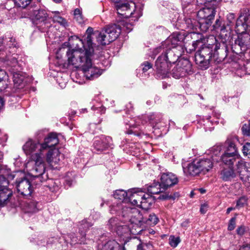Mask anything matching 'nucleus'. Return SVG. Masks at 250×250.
<instances>
[{
    "mask_svg": "<svg viewBox=\"0 0 250 250\" xmlns=\"http://www.w3.org/2000/svg\"><path fill=\"white\" fill-rule=\"evenodd\" d=\"M4 105V102L3 99L0 97V111L3 108Z\"/></svg>",
    "mask_w": 250,
    "mask_h": 250,
    "instance_id": "62",
    "label": "nucleus"
},
{
    "mask_svg": "<svg viewBox=\"0 0 250 250\" xmlns=\"http://www.w3.org/2000/svg\"><path fill=\"white\" fill-rule=\"evenodd\" d=\"M127 202L147 210L154 203V198L145 191L134 188L128 190Z\"/></svg>",
    "mask_w": 250,
    "mask_h": 250,
    "instance_id": "4",
    "label": "nucleus"
},
{
    "mask_svg": "<svg viewBox=\"0 0 250 250\" xmlns=\"http://www.w3.org/2000/svg\"><path fill=\"white\" fill-rule=\"evenodd\" d=\"M113 196L122 202H127L128 191L126 192L124 190H117L114 193Z\"/></svg>",
    "mask_w": 250,
    "mask_h": 250,
    "instance_id": "34",
    "label": "nucleus"
},
{
    "mask_svg": "<svg viewBox=\"0 0 250 250\" xmlns=\"http://www.w3.org/2000/svg\"><path fill=\"white\" fill-rule=\"evenodd\" d=\"M184 52V48L182 45H179L177 47L171 48L170 47L163 46V45L156 48L154 53L156 55L161 53V55L167 60L169 64L175 63L179 57Z\"/></svg>",
    "mask_w": 250,
    "mask_h": 250,
    "instance_id": "9",
    "label": "nucleus"
},
{
    "mask_svg": "<svg viewBox=\"0 0 250 250\" xmlns=\"http://www.w3.org/2000/svg\"><path fill=\"white\" fill-rule=\"evenodd\" d=\"M73 17L74 20L79 24L84 23L85 19L82 14V10L81 8H76L74 10Z\"/></svg>",
    "mask_w": 250,
    "mask_h": 250,
    "instance_id": "35",
    "label": "nucleus"
},
{
    "mask_svg": "<svg viewBox=\"0 0 250 250\" xmlns=\"http://www.w3.org/2000/svg\"><path fill=\"white\" fill-rule=\"evenodd\" d=\"M140 123L143 124V122L141 120L140 118H138L136 119H131V120L128 123H126V125H128L129 128H131V129L128 130L127 131V133H133L135 135H138L136 133L137 130H134V129L136 128L138 125H140Z\"/></svg>",
    "mask_w": 250,
    "mask_h": 250,
    "instance_id": "31",
    "label": "nucleus"
},
{
    "mask_svg": "<svg viewBox=\"0 0 250 250\" xmlns=\"http://www.w3.org/2000/svg\"><path fill=\"white\" fill-rule=\"evenodd\" d=\"M178 182V178L172 173H164L161 175V186H163V189H165V190H166L168 188L177 184Z\"/></svg>",
    "mask_w": 250,
    "mask_h": 250,
    "instance_id": "19",
    "label": "nucleus"
},
{
    "mask_svg": "<svg viewBox=\"0 0 250 250\" xmlns=\"http://www.w3.org/2000/svg\"><path fill=\"white\" fill-rule=\"evenodd\" d=\"M159 221L158 217L154 213H151L149 214L146 222L149 225H155L158 223Z\"/></svg>",
    "mask_w": 250,
    "mask_h": 250,
    "instance_id": "43",
    "label": "nucleus"
},
{
    "mask_svg": "<svg viewBox=\"0 0 250 250\" xmlns=\"http://www.w3.org/2000/svg\"><path fill=\"white\" fill-rule=\"evenodd\" d=\"M242 34L235 41V44L240 47L242 52H244L250 44V36L245 33Z\"/></svg>",
    "mask_w": 250,
    "mask_h": 250,
    "instance_id": "22",
    "label": "nucleus"
},
{
    "mask_svg": "<svg viewBox=\"0 0 250 250\" xmlns=\"http://www.w3.org/2000/svg\"><path fill=\"white\" fill-rule=\"evenodd\" d=\"M185 23L187 25V28L189 29H193V30H197L198 27L200 28V25L194 19L190 18H186L185 19Z\"/></svg>",
    "mask_w": 250,
    "mask_h": 250,
    "instance_id": "39",
    "label": "nucleus"
},
{
    "mask_svg": "<svg viewBox=\"0 0 250 250\" xmlns=\"http://www.w3.org/2000/svg\"><path fill=\"white\" fill-rule=\"evenodd\" d=\"M37 203L35 201H31L27 204L26 211L28 212L34 213L38 211L37 207Z\"/></svg>",
    "mask_w": 250,
    "mask_h": 250,
    "instance_id": "42",
    "label": "nucleus"
},
{
    "mask_svg": "<svg viewBox=\"0 0 250 250\" xmlns=\"http://www.w3.org/2000/svg\"><path fill=\"white\" fill-rule=\"evenodd\" d=\"M4 42V38L2 37L0 38V56L4 55L5 51L3 50V44Z\"/></svg>",
    "mask_w": 250,
    "mask_h": 250,
    "instance_id": "58",
    "label": "nucleus"
},
{
    "mask_svg": "<svg viewBox=\"0 0 250 250\" xmlns=\"http://www.w3.org/2000/svg\"><path fill=\"white\" fill-rule=\"evenodd\" d=\"M242 151L244 155L250 158V143H247L243 146Z\"/></svg>",
    "mask_w": 250,
    "mask_h": 250,
    "instance_id": "49",
    "label": "nucleus"
},
{
    "mask_svg": "<svg viewBox=\"0 0 250 250\" xmlns=\"http://www.w3.org/2000/svg\"><path fill=\"white\" fill-rule=\"evenodd\" d=\"M161 115L159 114L152 113L148 116V120L152 124H157L160 122Z\"/></svg>",
    "mask_w": 250,
    "mask_h": 250,
    "instance_id": "44",
    "label": "nucleus"
},
{
    "mask_svg": "<svg viewBox=\"0 0 250 250\" xmlns=\"http://www.w3.org/2000/svg\"><path fill=\"white\" fill-rule=\"evenodd\" d=\"M239 250H250V247L248 245L243 246L240 248Z\"/></svg>",
    "mask_w": 250,
    "mask_h": 250,
    "instance_id": "63",
    "label": "nucleus"
},
{
    "mask_svg": "<svg viewBox=\"0 0 250 250\" xmlns=\"http://www.w3.org/2000/svg\"><path fill=\"white\" fill-rule=\"evenodd\" d=\"M143 71L144 72L147 71L148 69H150L152 65L148 62H145L142 64Z\"/></svg>",
    "mask_w": 250,
    "mask_h": 250,
    "instance_id": "55",
    "label": "nucleus"
},
{
    "mask_svg": "<svg viewBox=\"0 0 250 250\" xmlns=\"http://www.w3.org/2000/svg\"><path fill=\"white\" fill-rule=\"evenodd\" d=\"M94 147L98 151H103L112 146V140L110 137L102 135L95 138Z\"/></svg>",
    "mask_w": 250,
    "mask_h": 250,
    "instance_id": "17",
    "label": "nucleus"
},
{
    "mask_svg": "<svg viewBox=\"0 0 250 250\" xmlns=\"http://www.w3.org/2000/svg\"><path fill=\"white\" fill-rule=\"evenodd\" d=\"M143 8L142 4H136L132 1L120 3L116 6L118 14L124 18L133 17L136 20L142 16Z\"/></svg>",
    "mask_w": 250,
    "mask_h": 250,
    "instance_id": "5",
    "label": "nucleus"
},
{
    "mask_svg": "<svg viewBox=\"0 0 250 250\" xmlns=\"http://www.w3.org/2000/svg\"><path fill=\"white\" fill-rule=\"evenodd\" d=\"M220 114L214 112L212 116H209L206 118H203L199 121V123L204 126L206 131H211L213 129L212 126L214 124H218L219 122Z\"/></svg>",
    "mask_w": 250,
    "mask_h": 250,
    "instance_id": "18",
    "label": "nucleus"
},
{
    "mask_svg": "<svg viewBox=\"0 0 250 250\" xmlns=\"http://www.w3.org/2000/svg\"><path fill=\"white\" fill-rule=\"evenodd\" d=\"M242 130L245 135L250 136V122L243 125Z\"/></svg>",
    "mask_w": 250,
    "mask_h": 250,
    "instance_id": "50",
    "label": "nucleus"
},
{
    "mask_svg": "<svg viewBox=\"0 0 250 250\" xmlns=\"http://www.w3.org/2000/svg\"><path fill=\"white\" fill-rule=\"evenodd\" d=\"M247 202V199L246 197L242 196L240 197L236 203V207L241 208L243 207Z\"/></svg>",
    "mask_w": 250,
    "mask_h": 250,
    "instance_id": "51",
    "label": "nucleus"
},
{
    "mask_svg": "<svg viewBox=\"0 0 250 250\" xmlns=\"http://www.w3.org/2000/svg\"><path fill=\"white\" fill-rule=\"evenodd\" d=\"M184 39L185 37L183 34L178 32L173 33L162 43V45L163 46L171 48L177 47L179 45L183 46L182 42Z\"/></svg>",
    "mask_w": 250,
    "mask_h": 250,
    "instance_id": "16",
    "label": "nucleus"
},
{
    "mask_svg": "<svg viewBox=\"0 0 250 250\" xmlns=\"http://www.w3.org/2000/svg\"><path fill=\"white\" fill-rule=\"evenodd\" d=\"M180 242V239L179 237H175L173 236L169 237V243L171 247L173 248L176 247Z\"/></svg>",
    "mask_w": 250,
    "mask_h": 250,
    "instance_id": "46",
    "label": "nucleus"
},
{
    "mask_svg": "<svg viewBox=\"0 0 250 250\" xmlns=\"http://www.w3.org/2000/svg\"><path fill=\"white\" fill-rule=\"evenodd\" d=\"M48 188H49V190L54 192L57 191L59 189V186L58 185V184L55 182L54 183V185L51 187V186H49Z\"/></svg>",
    "mask_w": 250,
    "mask_h": 250,
    "instance_id": "56",
    "label": "nucleus"
},
{
    "mask_svg": "<svg viewBox=\"0 0 250 250\" xmlns=\"http://www.w3.org/2000/svg\"><path fill=\"white\" fill-rule=\"evenodd\" d=\"M103 250H122V247L115 240H110L104 245Z\"/></svg>",
    "mask_w": 250,
    "mask_h": 250,
    "instance_id": "33",
    "label": "nucleus"
},
{
    "mask_svg": "<svg viewBox=\"0 0 250 250\" xmlns=\"http://www.w3.org/2000/svg\"><path fill=\"white\" fill-rule=\"evenodd\" d=\"M121 224H122V223L120 222L119 219L116 217L111 218L108 221L109 228L115 231Z\"/></svg>",
    "mask_w": 250,
    "mask_h": 250,
    "instance_id": "41",
    "label": "nucleus"
},
{
    "mask_svg": "<svg viewBox=\"0 0 250 250\" xmlns=\"http://www.w3.org/2000/svg\"><path fill=\"white\" fill-rule=\"evenodd\" d=\"M241 180L244 183L246 186H250V170L245 174V176H242L240 178Z\"/></svg>",
    "mask_w": 250,
    "mask_h": 250,
    "instance_id": "48",
    "label": "nucleus"
},
{
    "mask_svg": "<svg viewBox=\"0 0 250 250\" xmlns=\"http://www.w3.org/2000/svg\"><path fill=\"white\" fill-rule=\"evenodd\" d=\"M169 65L170 64L163 55L159 56L155 64L158 76L162 79L167 77L169 73Z\"/></svg>",
    "mask_w": 250,
    "mask_h": 250,
    "instance_id": "13",
    "label": "nucleus"
},
{
    "mask_svg": "<svg viewBox=\"0 0 250 250\" xmlns=\"http://www.w3.org/2000/svg\"><path fill=\"white\" fill-rule=\"evenodd\" d=\"M92 110L97 111V113L103 114L105 113V108L101 105V104L98 103L97 105H94L91 107Z\"/></svg>",
    "mask_w": 250,
    "mask_h": 250,
    "instance_id": "47",
    "label": "nucleus"
},
{
    "mask_svg": "<svg viewBox=\"0 0 250 250\" xmlns=\"http://www.w3.org/2000/svg\"><path fill=\"white\" fill-rule=\"evenodd\" d=\"M191 64L189 61L187 59H181L172 69L171 74L174 78L179 79L186 76L191 71Z\"/></svg>",
    "mask_w": 250,
    "mask_h": 250,
    "instance_id": "12",
    "label": "nucleus"
},
{
    "mask_svg": "<svg viewBox=\"0 0 250 250\" xmlns=\"http://www.w3.org/2000/svg\"><path fill=\"white\" fill-rule=\"evenodd\" d=\"M250 170L246 167V163L243 160L239 161L236 165V172L239 173L240 178L245 176L247 172Z\"/></svg>",
    "mask_w": 250,
    "mask_h": 250,
    "instance_id": "32",
    "label": "nucleus"
},
{
    "mask_svg": "<svg viewBox=\"0 0 250 250\" xmlns=\"http://www.w3.org/2000/svg\"><path fill=\"white\" fill-rule=\"evenodd\" d=\"M165 190L163 189L161 184L159 183H154L151 185H149L147 187V192L146 194H148L152 197V194H157L160 192H162Z\"/></svg>",
    "mask_w": 250,
    "mask_h": 250,
    "instance_id": "30",
    "label": "nucleus"
},
{
    "mask_svg": "<svg viewBox=\"0 0 250 250\" xmlns=\"http://www.w3.org/2000/svg\"><path fill=\"white\" fill-rule=\"evenodd\" d=\"M235 220L236 218L233 217L232 218L229 222V225H228V229L229 230H233L235 227Z\"/></svg>",
    "mask_w": 250,
    "mask_h": 250,
    "instance_id": "54",
    "label": "nucleus"
},
{
    "mask_svg": "<svg viewBox=\"0 0 250 250\" xmlns=\"http://www.w3.org/2000/svg\"><path fill=\"white\" fill-rule=\"evenodd\" d=\"M212 51L210 47L204 46L195 53V62L201 69H206L209 67Z\"/></svg>",
    "mask_w": 250,
    "mask_h": 250,
    "instance_id": "10",
    "label": "nucleus"
},
{
    "mask_svg": "<svg viewBox=\"0 0 250 250\" xmlns=\"http://www.w3.org/2000/svg\"><path fill=\"white\" fill-rule=\"evenodd\" d=\"M221 178L224 181L230 180L234 176V172L231 168H226L223 169L221 173Z\"/></svg>",
    "mask_w": 250,
    "mask_h": 250,
    "instance_id": "37",
    "label": "nucleus"
},
{
    "mask_svg": "<svg viewBox=\"0 0 250 250\" xmlns=\"http://www.w3.org/2000/svg\"><path fill=\"white\" fill-rule=\"evenodd\" d=\"M16 42L15 39L11 37H5L4 38V42L3 44V50L8 52L9 50L12 49L11 52L15 51V48L16 47Z\"/></svg>",
    "mask_w": 250,
    "mask_h": 250,
    "instance_id": "28",
    "label": "nucleus"
},
{
    "mask_svg": "<svg viewBox=\"0 0 250 250\" xmlns=\"http://www.w3.org/2000/svg\"><path fill=\"white\" fill-rule=\"evenodd\" d=\"M208 206L207 205H202L200 208V211L202 213L204 214L207 210Z\"/></svg>",
    "mask_w": 250,
    "mask_h": 250,
    "instance_id": "59",
    "label": "nucleus"
},
{
    "mask_svg": "<svg viewBox=\"0 0 250 250\" xmlns=\"http://www.w3.org/2000/svg\"><path fill=\"white\" fill-rule=\"evenodd\" d=\"M201 42L199 40H196L195 41H194L192 43V46L193 47V49L195 50L197 46L199 45V44L201 43Z\"/></svg>",
    "mask_w": 250,
    "mask_h": 250,
    "instance_id": "60",
    "label": "nucleus"
},
{
    "mask_svg": "<svg viewBox=\"0 0 250 250\" xmlns=\"http://www.w3.org/2000/svg\"><path fill=\"white\" fill-rule=\"evenodd\" d=\"M224 155L225 152L221 155V157L215 158L214 159H213V160L216 162H218L221 161L225 165L230 166L233 164L234 161L235 160V158L238 157L237 156H233L232 157V160H231V162H229L228 161H229V159L228 157H226L225 159L223 158V157H224Z\"/></svg>",
    "mask_w": 250,
    "mask_h": 250,
    "instance_id": "40",
    "label": "nucleus"
},
{
    "mask_svg": "<svg viewBox=\"0 0 250 250\" xmlns=\"http://www.w3.org/2000/svg\"><path fill=\"white\" fill-rule=\"evenodd\" d=\"M123 207L121 204L113 206L111 208L110 211L112 214L117 212L119 216L122 215L124 217L126 216L129 218L127 225L121 224L115 231L119 236L128 238L130 234L136 235L141 231L139 225L144 220L142 215L136 208Z\"/></svg>",
    "mask_w": 250,
    "mask_h": 250,
    "instance_id": "3",
    "label": "nucleus"
},
{
    "mask_svg": "<svg viewBox=\"0 0 250 250\" xmlns=\"http://www.w3.org/2000/svg\"><path fill=\"white\" fill-rule=\"evenodd\" d=\"M11 51H8L4 52V55H1V58L7 63V64L12 67H16L18 64L17 54L10 55Z\"/></svg>",
    "mask_w": 250,
    "mask_h": 250,
    "instance_id": "27",
    "label": "nucleus"
},
{
    "mask_svg": "<svg viewBox=\"0 0 250 250\" xmlns=\"http://www.w3.org/2000/svg\"><path fill=\"white\" fill-rule=\"evenodd\" d=\"M228 19L229 20H232L234 19V15L233 14H229L228 16Z\"/></svg>",
    "mask_w": 250,
    "mask_h": 250,
    "instance_id": "64",
    "label": "nucleus"
},
{
    "mask_svg": "<svg viewBox=\"0 0 250 250\" xmlns=\"http://www.w3.org/2000/svg\"><path fill=\"white\" fill-rule=\"evenodd\" d=\"M236 231L238 235H242L246 231V228L244 226H241L237 228Z\"/></svg>",
    "mask_w": 250,
    "mask_h": 250,
    "instance_id": "57",
    "label": "nucleus"
},
{
    "mask_svg": "<svg viewBox=\"0 0 250 250\" xmlns=\"http://www.w3.org/2000/svg\"><path fill=\"white\" fill-rule=\"evenodd\" d=\"M197 161L200 172L203 174H205L212 168L214 162L209 158L202 159Z\"/></svg>",
    "mask_w": 250,
    "mask_h": 250,
    "instance_id": "26",
    "label": "nucleus"
},
{
    "mask_svg": "<svg viewBox=\"0 0 250 250\" xmlns=\"http://www.w3.org/2000/svg\"><path fill=\"white\" fill-rule=\"evenodd\" d=\"M121 31V29L119 25L117 24L108 25L99 33L97 42L102 45L108 44L118 37Z\"/></svg>",
    "mask_w": 250,
    "mask_h": 250,
    "instance_id": "7",
    "label": "nucleus"
},
{
    "mask_svg": "<svg viewBox=\"0 0 250 250\" xmlns=\"http://www.w3.org/2000/svg\"><path fill=\"white\" fill-rule=\"evenodd\" d=\"M123 29L126 32H129L132 30V25L127 22H123L122 23Z\"/></svg>",
    "mask_w": 250,
    "mask_h": 250,
    "instance_id": "53",
    "label": "nucleus"
},
{
    "mask_svg": "<svg viewBox=\"0 0 250 250\" xmlns=\"http://www.w3.org/2000/svg\"><path fill=\"white\" fill-rule=\"evenodd\" d=\"M59 140L57 136V134L55 133H50L48 134V136L44 140V142L42 143V146H43V149L44 151L47 149L53 147L58 144Z\"/></svg>",
    "mask_w": 250,
    "mask_h": 250,
    "instance_id": "23",
    "label": "nucleus"
},
{
    "mask_svg": "<svg viewBox=\"0 0 250 250\" xmlns=\"http://www.w3.org/2000/svg\"><path fill=\"white\" fill-rule=\"evenodd\" d=\"M43 147L42 143L32 139H29L22 147L25 153L31 158L25 164L27 171L31 176L39 178L41 182L45 172Z\"/></svg>",
    "mask_w": 250,
    "mask_h": 250,
    "instance_id": "2",
    "label": "nucleus"
},
{
    "mask_svg": "<svg viewBox=\"0 0 250 250\" xmlns=\"http://www.w3.org/2000/svg\"><path fill=\"white\" fill-rule=\"evenodd\" d=\"M16 186L18 192L22 196L27 197L30 196L33 191V188L29 181L26 178H21L17 181Z\"/></svg>",
    "mask_w": 250,
    "mask_h": 250,
    "instance_id": "15",
    "label": "nucleus"
},
{
    "mask_svg": "<svg viewBox=\"0 0 250 250\" xmlns=\"http://www.w3.org/2000/svg\"><path fill=\"white\" fill-rule=\"evenodd\" d=\"M222 145H216L210 148L209 151L211 155V158L214 162L215 161L213 160V159L221 157V151L222 149Z\"/></svg>",
    "mask_w": 250,
    "mask_h": 250,
    "instance_id": "36",
    "label": "nucleus"
},
{
    "mask_svg": "<svg viewBox=\"0 0 250 250\" xmlns=\"http://www.w3.org/2000/svg\"><path fill=\"white\" fill-rule=\"evenodd\" d=\"M182 167L184 173L187 175L195 176L201 173L197 161L188 163H184Z\"/></svg>",
    "mask_w": 250,
    "mask_h": 250,
    "instance_id": "21",
    "label": "nucleus"
},
{
    "mask_svg": "<svg viewBox=\"0 0 250 250\" xmlns=\"http://www.w3.org/2000/svg\"><path fill=\"white\" fill-rule=\"evenodd\" d=\"M15 86L18 88H22L24 85L25 77L21 72H14L13 75Z\"/></svg>",
    "mask_w": 250,
    "mask_h": 250,
    "instance_id": "29",
    "label": "nucleus"
},
{
    "mask_svg": "<svg viewBox=\"0 0 250 250\" xmlns=\"http://www.w3.org/2000/svg\"><path fill=\"white\" fill-rule=\"evenodd\" d=\"M26 17L29 18L33 23L38 25H47L49 23L50 18L46 10L42 9L31 10L28 11Z\"/></svg>",
    "mask_w": 250,
    "mask_h": 250,
    "instance_id": "11",
    "label": "nucleus"
},
{
    "mask_svg": "<svg viewBox=\"0 0 250 250\" xmlns=\"http://www.w3.org/2000/svg\"><path fill=\"white\" fill-rule=\"evenodd\" d=\"M247 28V17L244 15H241L236 22V31L239 34L244 33Z\"/></svg>",
    "mask_w": 250,
    "mask_h": 250,
    "instance_id": "25",
    "label": "nucleus"
},
{
    "mask_svg": "<svg viewBox=\"0 0 250 250\" xmlns=\"http://www.w3.org/2000/svg\"><path fill=\"white\" fill-rule=\"evenodd\" d=\"M8 80V76L6 74V72L0 68V83L2 82H6Z\"/></svg>",
    "mask_w": 250,
    "mask_h": 250,
    "instance_id": "52",
    "label": "nucleus"
},
{
    "mask_svg": "<svg viewBox=\"0 0 250 250\" xmlns=\"http://www.w3.org/2000/svg\"><path fill=\"white\" fill-rule=\"evenodd\" d=\"M208 5H206L205 7L200 9L196 15L198 18V23L200 25V28L203 30H206L211 23L212 20L214 19L215 14V7L216 5L209 4L211 7H208Z\"/></svg>",
    "mask_w": 250,
    "mask_h": 250,
    "instance_id": "8",
    "label": "nucleus"
},
{
    "mask_svg": "<svg viewBox=\"0 0 250 250\" xmlns=\"http://www.w3.org/2000/svg\"><path fill=\"white\" fill-rule=\"evenodd\" d=\"M221 0H181L182 5L184 8L188 7L189 4L192 3V5L196 4H205L209 5L213 4V5H216L218 2Z\"/></svg>",
    "mask_w": 250,
    "mask_h": 250,
    "instance_id": "24",
    "label": "nucleus"
},
{
    "mask_svg": "<svg viewBox=\"0 0 250 250\" xmlns=\"http://www.w3.org/2000/svg\"><path fill=\"white\" fill-rule=\"evenodd\" d=\"M189 221L188 220H186L185 221H183L182 223H181V226L183 228H187L188 227V224H189Z\"/></svg>",
    "mask_w": 250,
    "mask_h": 250,
    "instance_id": "61",
    "label": "nucleus"
},
{
    "mask_svg": "<svg viewBox=\"0 0 250 250\" xmlns=\"http://www.w3.org/2000/svg\"><path fill=\"white\" fill-rule=\"evenodd\" d=\"M238 141V139L236 137H232L228 138L225 143V146L226 149L225 151V155L223 158L225 159L228 157L229 159V162H231L233 156L238 155L237 148L236 146V143Z\"/></svg>",
    "mask_w": 250,
    "mask_h": 250,
    "instance_id": "14",
    "label": "nucleus"
},
{
    "mask_svg": "<svg viewBox=\"0 0 250 250\" xmlns=\"http://www.w3.org/2000/svg\"><path fill=\"white\" fill-rule=\"evenodd\" d=\"M93 31L92 27H88L86 30L87 37L83 41L76 37L73 43L75 46L66 54L68 64L82 68L86 78L90 80L98 78L103 72L92 63L95 57L91 35Z\"/></svg>",
    "mask_w": 250,
    "mask_h": 250,
    "instance_id": "1",
    "label": "nucleus"
},
{
    "mask_svg": "<svg viewBox=\"0 0 250 250\" xmlns=\"http://www.w3.org/2000/svg\"><path fill=\"white\" fill-rule=\"evenodd\" d=\"M52 13L55 14V15L52 17L53 21L54 22L59 23L63 27L67 26V21L63 18L60 16V13L59 11H54L52 12Z\"/></svg>",
    "mask_w": 250,
    "mask_h": 250,
    "instance_id": "38",
    "label": "nucleus"
},
{
    "mask_svg": "<svg viewBox=\"0 0 250 250\" xmlns=\"http://www.w3.org/2000/svg\"><path fill=\"white\" fill-rule=\"evenodd\" d=\"M0 172V206H3L7 204L12 192L8 188L9 180L14 179V175H9V171L1 169Z\"/></svg>",
    "mask_w": 250,
    "mask_h": 250,
    "instance_id": "6",
    "label": "nucleus"
},
{
    "mask_svg": "<svg viewBox=\"0 0 250 250\" xmlns=\"http://www.w3.org/2000/svg\"><path fill=\"white\" fill-rule=\"evenodd\" d=\"M15 4L19 7L25 8L31 1V0H14Z\"/></svg>",
    "mask_w": 250,
    "mask_h": 250,
    "instance_id": "45",
    "label": "nucleus"
},
{
    "mask_svg": "<svg viewBox=\"0 0 250 250\" xmlns=\"http://www.w3.org/2000/svg\"><path fill=\"white\" fill-rule=\"evenodd\" d=\"M61 154L58 149L54 148L50 149L46 155L47 162L54 168H57L56 165L60 161Z\"/></svg>",
    "mask_w": 250,
    "mask_h": 250,
    "instance_id": "20",
    "label": "nucleus"
}]
</instances>
